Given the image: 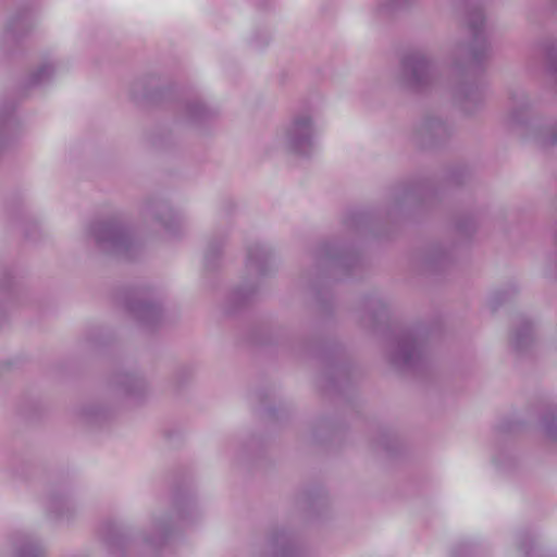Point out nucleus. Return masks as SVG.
Segmentation results:
<instances>
[{"label":"nucleus","instance_id":"obj_1","mask_svg":"<svg viewBox=\"0 0 557 557\" xmlns=\"http://www.w3.org/2000/svg\"><path fill=\"white\" fill-rule=\"evenodd\" d=\"M317 127L311 113L295 114L277 133V145L299 157H309L315 149Z\"/></svg>","mask_w":557,"mask_h":557},{"label":"nucleus","instance_id":"obj_2","mask_svg":"<svg viewBox=\"0 0 557 557\" xmlns=\"http://www.w3.org/2000/svg\"><path fill=\"white\" fill-rule=\"evenodd\" d=\"M97 243L114 252H123L129 246L128 235L119 226L108 223L97 224L92 228Z\"/></svg>","mask_w":557,"mask_h":557},{"label":"nucleus","instance_id":"obj_3","mask_svg":"<svg viewBox=\"0 0 557 557\" xmlns=\"http://www.w3.org/2000/svg\"><path fill=\"white\" fill-rule=\"evenodd\" d=\"M405 69L410 73V83L420 85L429 76L431 64L424 58H412L405 62Z\"/></svg>","mask_w":557,"mask_h":557},{"label":"nucleus","instance_id":"obj_4","mask_svg":"<svg viewBox=\"0 0 557 557\" xmlns=\"http://www.w3.org/2000/svg\"><path fill=\"white\" fill-rule=\"evenodd\" d=\"M470 27L475 35H479L480 27L483 24V16L481 12H475L470 18Z\"/></svg>","mask_w":557,"mask_h":557},{"label":"nucleus","instance_id":"obj_5","mask_svg":"<svg viewBox=\"0 0 557 557\" xmlns=\"http://www.w3.org/2000/svg\"><path fill=\"white\" fill-rule=\"evenodd\" d=\"M20 557H38V549L33 545H27L20 553Z\"/></svg>","mask_w":557,"mask_h":557},{"label":"nucleus","instance_id":"obj_6","mask_svg":"<svg viewBox=\"0 0 557 557\" xmlns=\"http://www.w3.org/2000/svg\"><path fill=\"white\" fill-rule=\"evenodd\" d=\"M48 73H50V67H45V69L40 70L39 73L37 74L36 82H40L42 79V76Z\"/></svg>","mask_w":557,"mask_h":557}]
</instances>
